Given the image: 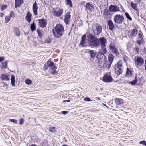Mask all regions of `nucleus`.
<instances>
[{"label":"nucleus","mask_w":146,"mask_h":146,"mask_svg":"<svg viewBox=\"0 0 146 146\" xmlns=\"http://www.w3.org/2000/svg\"><path fill=\"white\" fill-rule=\"evenodd\" d=\"M112 63H111V62H110L106 63V68L108 69H109L110 68Z\"/></svg>","instance_id":"35"},{"label":"nucleus","mask_w":146,"mask_h":146,"mask_svg":"<svg viewBox=\"0 0 146 146\" xmlns=\"http://www.w3.org/2000/svg\"><path fill=\"white\" fill-rule=\"evenodd\" d=\"M25 82L27 84L29 85L31 84L32 83L31 80L29 79L26 80Z\"/></svg>","instance_id":"41"},{"label":"nucleus","mask_w":146,"mask_h":146,"mask_svg":"<svg viewBox=\"0 0 146 146\" xmlns=\"http://www.w3.org/2000/svg\"><path fill=\"white\" fill-rule=\"evenodd\" d=\"M109 10L112 12H116L119 11V8L117 6L111 5L109 7Z\"/></svg>","instance_id":"12"},{"label":"nucleus","mask_w":146,"mask_h":146,"mask_svg":"<svg viewBox=\"0 0 146 146\" xmlns=\"http://www.w3.org/2000/svg\"><path fill=\"white\" fill-rule=\"evenodd\" d=\"M86 7L87 9H88L89 11H92V9L94 8L93 6L91 4L87 3L86 5Z\"/></svg>","instance_id":"25"},{"label":"nucleus","mask_w":146,"mask_h":146,"mask_svg":"<svg viewBox=\"0 0 146 146\" xmlns=\"http://www.w3.org/2000/svg\"><path fill=\"white\" fill-rule=\"evenodd\" d=\"M9 121L10 122H13L14 123H17V120L15 119H9Z\"/></svg>","instance_id":"46"},{"label":"nucleus","mask_w":146,"mask_h":146,"mask_svg":"<svg viewBox=\"0 0 146 146\" xmlns=\"http://www.w3.org/2000/svg\"><path fill=\"white\" fill-rule=\"evenodd\" d=\"M123 100L120 98H116L115 100V102L116 104L119 105L122 104L123 103Z\"/></svg>","instance_id":"24"},{"label":"nucleus","mask_w":146,"mask_h":146,"mask_svg":"<svg viewBox=\"0 0 146 146\" xmlns=\"http://www.w3.org/2000/svg\"><path fill=\"white\" fill-rule=\"evenodd\" d=\"M49 131L53 133L55 131V128L54 127H50L49 128Z\"/></svg>","instance_id":"39"},{"label":"nucleus","mask_w":146,"mask_h":146,"mask_svg":"<svg viewBox=\"0 0 146 146\" xmlns=\"http://www.w3.org/2000/svg\"><path fill=\"white\" fill-rule=\"evenodd\" d=\"M145 69L146 70V60H145Z\"/></svg>","instance_id":"61"},{"label":"nucleus","mask_w":146,"mask_h":146,"mask_svg":"<svg viewBox=\"0 0 146 146\" xmlns=\"http://www.w3.org/2000/svg\"><path fill=\"white\" fill-rule=\"evenodd\" d=\"M9 76L7 74H1L0 75V79L2 81H8L9 80Z\"/></svg>","instance_id":"14"},{"label":"nucleus","mask_w":146,"mask_h":146,"mask_svg":"<svg viewBox=\"0 0 146 146\" xmlns=\"http://www.w3.org/2000/svg\"><path fill=\"white\" fill-rule=\"evenodd\" d=\"M144 62V60L141 57H138L136 59L135 63L137 66H141Z\"/></svg>","instance_id":"10"},{"label":"nucleus","mask_w":146,"mask_h":146,"mask_svg":"<svg viewBox=\"0 0 146 146\" xmlns=\"http://www.w3.org/2000/svg\"><path fill=\"white\" fill-rule=\"evenodd\" d=\"M26 20L28 21L29 23H30L31 20L32 19V14L29 12L28 11L26 14L25 17Z\"/></svg>","instance_id":"18"},{"label":"nucleus","mask_w":146,"mask_h":146,"mask_svg":"<svg viewBox=\"0 0 146 146\" xmlns=\"http://www.w3.org/2000/svg\"><path fill=\"white\" fill-rule=\"evenodd\" d=\"M66 101L67 102H69L70 101V100H66Z\"/></svg>","instance_id":"59"},{"label":"nucleus","mask_w":146,"mask_h":146,"mask_svg":"<svg viewBox=\"0 0 146 146\" xmlns=\"http://www.w3.org/2000/svg\"><path fill=\"white\" fill-rule=\"evenodd\" d=\"M39 24L42 28L44 27L46 25V23L45 22V20L44 19H42L39 20Z\"/></svg>","instance_id":"20"},{"label":"nucleus","mask_w":146,"mask_h":146,"mask_svg":"<svg viewBox=\"0 0 146 146\" xmlns=\"http://www.w3.org/2000/svg\"><path fill=\"white\" fill-rule=\"evenodd\" d=\"M102 30V27L100 25L96 24L94 28L93 29V34L94 35H98L101 33Z\"/></svg>","instance_id":"6"},{"label":"nucleus","mask_w":146,"mask_h":146,"mask_svg":"<svg viewBox=\"0 0 146 146\" xmlns=\"http://www.w3.org/2000/svg\"><path fill=\"white\" fill-rule=\"evenodd\" d=\"M7 8V6L5 5H3L1 7V9L2 10H3Z\"/></svg>","instance_id":"48"},{"label":"nucleus","mask_w":146,"mask_h":146,"mask_svg":"<svg viewBox=\"0 0 146 146\" xmlns=\"http://www.w3.org/2000/svg\"><path fill=\"white\" fill-rule=\"evenodd\" d=\"M37 32L38 35L40 37H41L42 36V35L40 31L39 30L37 29Z\"/></svg>","instance_id":"45"},{"label":"nucleus","mask_w":146,"mask_h":146,"mask_svg":"<svg viewBox=\"0 0 146 146\" xmlns=\"http://www.w3.org/2000/svg\"><path fill=\"white\" fill-rule=\"evenodd\" d=\"M86 40L88 44L93 47H97L100 45V42L97 38L91 34L87 35Z\"/></svg>","instance_id":"2"},{"label":"nucleus","mask_w":146,"mask_h":146,"mask_svg":"<svg viewBox=\"0 0 146 146\" xmlns=\"http://www.w3.org/2000/svg\"><path fill=\"white\" fill-rule=\"evenodd\" d=\"M138 80L137 78V76H136L135 77V80L131 82H129V84H131L132 85H135L136 83L137 82Z\"/></svg>","instance_id":"33"},{"label":"nucleus","mask_w":146,"mask_h":146,"mask_svg":"<svg viewBox=\"0 0 146 146\" xmlns=\"http://www.w3.org/2000/svg\"><path fill=\"white\" fill-rule=\"evenodd\" d=\"M15 77L13 75H12L11 76V82L13 86H15Z\"/></svg>","instance_id":"32"},{"label":"nucleus","mask_w":146,"mask_h":146,"mask_svg":"<svg viewBox=\"0 0 146 146\" xmlns=\"http://www.w3.org/2000/svg\"><path fill=\"white\" fill-rule=\"evenodd\" d=\"M2 84H3V87H6V89H7V84H5L4 82H2Z\"/></svg>","instance_id":"55"},{"label":"nucleus","mask_w":146,"mask_h":146,"mask_svg":"<svg viewBox=\"0 0 146 146\" xmlns=\"http://www.w3.org/2000/svg\"><path fill=\"white\" fill-rule=\"evenodd\" d=\"M139 143L140 144H143V145H145L146 144V142L145 141H141Z\"/></svg>","instance_id":"50"},{"label":"nucleus","mask_w":146,"mask_h":146,"mask_svg":"<svg viewBox=\"0 0 146 146\" xmlns=\"http://www.w3.org/2000/svg\"><path fill=\"white\" fill-rule=\"evenodd\" d=\"M30 146H37L35 144H32V145H31Z\"/></svg>","instance_id":"58"},{"label":"nucleus","mask_w":146,"mask_h":146,"mask_svg":"<svg viewBox=\"0 0 146 146\" xmlns=\"http://www.w3.org/2000/svg\"><path fill=\"white\" fill-rule=\"evenodd\" d=\"M112 80V78L110 74H108L105 75L103 78V80L106 82H110Z\"/></svg>","instance_id":"9"},{"label":"nucleus","mask_w":146,"mask_h":146,"mask_svg":"<svg viewBox=\"0 0 146 146\" xmlns=\"http://www.w3.org/2000/svg\"><path fill=\"white\" fill-rule=\"evenodd\" d=\"M124 20V17L121 15L117 14L114 16V21L117 24H121Z\"/></svg>","instance_id":"5"},{"label":"nucleus","mask_w":146,"mask_h":146,"mask_svg":"<svg viewBox=\"0 0 146 146\" xmlns=\"http://www.w3.org/2000/svg\"><path fill=\"white\" fill-rule=\"evenodd\" d=\"M50 69L51 73L52 74H53L55 73V70L57 69L56 67L55 66V64L52 62H51L50 64Z\"/></svg>","instance_id":"13"},{"label":"nucleus","mask_w":146,"mask_h":146,"mask_svg":"<svg viewBox=\"0 0 146 146\" xmlns=\"http://www.w3.org/2000/svg\"><path fill=\"white\" fill-rule=\"evenodd\" d=\"M64 33V27L61 24H58L52 29V33L54 37L56 38L61 37Z\"/></svg>","instance_id":"1"},{"label":"nucleus","mask_w":146,"mask_h":146,"mask_svg":"<svg viewBox=\"0 0 146 146\" xmlns=\"http://www.w3.org/2000/svg\"><path fill=\"white\" fill-rule=\"evenodd\" d=\"M5 19L6 21V23H7L10 20V17L9 16L6 17Z\"/></svg>","instance_id":"44"},{"label":"nucleus","mask_w":146,"mask_h":146,"mask_svg":"<svg viewBox=\"0 0 146 146\" xmlns=\"http://www.w3.org/2000/svg\"><path fill=\"white\" fill-rule=\"evenodd\" d=\"M86 35H83L82 37L81 40L80 42V45L82 47L87 46H88L87 41V42H86Z\"/></svg>","instance_id":"11"},{"label":"nucleus","mask_w":146,"mask_h":146,"mask_svg":"<svg viewBox=\"0 0 146 146\" xmlns=\"http://www.w3.org/2000/svg\"><path fill=\"white\" fill-rule=\"evenodd\" d=\"M131 7L135 10L137 9V6L135 4H134L133 2H132L131 3Z\"/></svg>","instance_id":"38"},{"label":"nucleus","mask_w":146,"mask_h":146,"mask_svg":"<svg viewBox=\"0 0 146 146\" xmlns=\"http://www.w3.org/2000/svg\"><path fill=\"white\" fill-rule=\"evenodd\" d=\"M95 64L96 65L98 66H100L102 64L101 60L98 59L95 61Z\"/></svg>","instance_id":"30"},{"label":"nucleus","mask_w":146,"mask_h":146,"mask_svg":"<svg viewBox=\"0 0 146 146\" xmlns=\"http://www.w3.org/2000/svg\"><path fill=\"white\" fill-rule=\"evenodd\" d=\"M23 119H21L20 120L19 123L20 125H22L23 124Z\"/></svg>","instance_id":"53"},{"label":"nucleus","mask_w":146,"mask_h":146,"mask_svg":"<svg viewBox=\"0 0 146 146\" xmlns=\"http://www.w3.org/2000/svg\"><path fill=\"white\" fill-rule=\"evenodd\" d=\"M23 2V0H15V7L16 8L20 6Z\"/></svg>","instance_id":"22"},{"label":"nucleus","mask_w":146,"mask_h":146,"mask_svg":"<svg viewBox=\"0 0 146 146\" xmlns=\"http://www.w3.org/2000/svg\"><path fill=\"white\" fill-rule=\"evenodd\" d=\"M138 31V30L136 29H133L130 33V36L132 37H135L137 34Z\"/></svg>","instance_id":"19"},{"label":"nucleus","mask_w":146,"mask_h":146,"mask_svg":"<svg viewBox=\"0 0 146 146\" xmlns=\"http://www.w3.org/2000/svg\"><path fill=\"white\" fill-rule=\"evenodd\" d=\"M51 62H50L48 60L45 63L43 68L44 70H47L49 66H50V67Z\"/></svg>","instance_id":"27"},{"label":"nucleus","mask_w":146,"mask_h":146,"mask_svg":"<svg viewBox=\"0 0 146 146\" xmlns=\"http://www.w3.org/2000/svg\"><path fill=\"white\" fill-rule=\"evenodd\" d=\"M38 6L36 2L35 1L33 4L32 10L33 13L35 15H37V13Z\"/></svg>","instance_id":"15"},{"label":"nucleus","mask_w":146,"mask_h":146,"mask_svg":"<svg viewBox=\"0 0 146 146\" xmlns=\"http://www.w3.org/2000/svg\"><path fill=\"white\" fill-rule=\"evenodd\" d=\"M104 105L105 106V107H107V108H108V107L107 106L106 104H104Z\"/></svg>","instance_id":"60"},{"label":"nucleus","mask_w":146,"mask_h":146,"mask_svg":"<svg viewBox=\"0 0 146 146\" xmlns=\"http://www.w3.org/2000/svg\"><path fill=\"white\" fill-rule=\"evenodd\" d=\"M102 49L101 51L100 52L104 55V54H106L107 52V49L105 47H101Z\"/></svg>","instance_id":"31"},{"label":"nucleus","mask_w":146,"mask_h":146,"mask_svg":"<svg viewBox=\"0 0 146 146\" xmlns=\"http://www.w3.org/2000/svg\"><path fill=\"white\" fill-rule=\"evenodd\" d=\"M14 33L16 35V36L19 37L20 35V32L19 29L17 28H15L14 30Z\"/></svg>","instance_id":"28"},{"label":"nucleus","mask_w":146,"mask_h":146,"mask_svg":"<svg viewBox=\"0 0 146 146\" xmlns=\"http://www.w3.org/2000/svg\"><path fill=\"white\" fill-rule=\"evenodd\" d=\"M139 50L140 49L139 48H138L137 47L136 48H135V52H137V54L139 52Z\"/></svg>","instance_id":"51"},{"label":"nucleus","mask_w":146,"mask_h":146,"mask_svg":"<svg viewBox=\"0 0 146 146\" xmlns=\"http://www.w3.org/2000/svg\"><path fill=\"white\" fill-rule=\"evenodd\" d=\"M51 41V39L50 38H48L44 42L46 43L47 44L49 43Z\"/></svg>","instance_id":"47"},{"label":"nucleus","mask_w":146,"mask_h":146,"mask_svg":"<svg viewBox=\"0 0 146 146\" xmlns=\"http://www.w3.org/2000/svg\"><path fill=\"white\" fill-rule=\"evenodd\" d=\"M115 72L116 74L119 75L122 73L123 70L121 60H120L118 61L115 66Z\"/></svg>","instance_id":"3"},{"label":"nucleus","mask_w":146,"mask_h":146,"mask_svg":"<svg viewBox=\"0 0 146 146\" xmlns=\"http://www.w3.org/2000/svg\"><path fill=\"white\" fill-rule=\"evenodd\" d=\"M5 58L4 57H0V62L3 61L4 60Z\"/></svg>","instance_id":"54"},{"label":"nucleus","mask_w":146,"mask_h":146,"mask_svg":"<svg viewBox=\"0 0 146 146\" xmlns=\"http://www.w3.org/2000/svg\"><path fill=\"white\" fill-rule=\"evenodd\" d=\"M7 63L6 61H5L1 64V67L2 68H5L7 67Z\"/></svg>","instance_id":"37"},{"label":"nucleus","mask_w":146,"mask_h":146,"mask_svg":"<svg viewBox=\"0 0 146 146\" xmlns=\"http://www.w3.org/2000/svg\"><path fill=\"white\" fill-rule=\"evenodd\" d=\"M66 1L67 4L69 5L71 7H72V5L71 0H66Z\"/></svg>","instance_id":"40"},{"label":"nucleus","mask_w":146,"mask_h":146,"mask_svg":"<svg viewBox=\"0 0 146 146\" xmlns=\"http://www.w3.org/2000/svg\"><path fill=\"white\" fill-rule=\"evenodd\" d=\"M88 52L90 54V56L91 58H94L95 57V56L96 54V52H94L92 50H88Z\"/></svg>","instance_id":"23"},{"label":"nucleus","mask_w":146,"mask_h":146,"mask_svg":"<svg viewBox=\"0 0 146 146\" xmlns=\"http://www.w3.org/2000/svg\"><path fill=\"white\" fill-rule=\"evenodd\" d=\"M105 56L102 53L99 52L98 53L97 56H96V58L98 59H100V60H101L102 59V58L103 57V56Z\"/></svg>","instance_id":"29"},{"label":"nucleus","mask_w":146,"mask_h":146,"mask_svg":"<svg viewBox=\"0 0 146 146\" xmlns=\"http://www.w3.org/2000/svg\"><path fill=\"white\" fill-rule=\"evenodd\" d=\"M84 100L85 101H90L91 100L89 98L86 97L84 98Z\"/></svg>","instance_id":"49"},{"label":"nucleus","mask_w":146,"mask_h":146,"mask_svg":"<svg viewBox=\"0 0 146 146\" xmlns=\"http://www.w3.org/2000/svg\"><path fill=\"white\" fill-rule=\"evenodd\" d=\"M104 16H107L109 14V12L108 10L106 9H105L104 10L103 13Z\"/></svg>","instance_id":"34"},{"label":"nucleus","mask_w":146,"mask_h":146,"mask_svg":"<svg viewBox=\"0 0 146 146\" xmlns=\"http://www.w3.org/2000/svg\"><path fill=\"white\" fill-rule=\"evenodd\" d=\"M126 76H131L132 73L129 69L127 68L126 73Z\"/></svg>","instance_id":"36"},{"label":"nucleus","mask_w":146,"mask_h":146,"mask_svg":"<svg viewBox=\"0 0 146 146\" xmlns=\"http://www.w3.org/2000/svg\"><path fill=\"white\" fill-rule=\"evenodd\" d=\"M31 28L32 31L35 30V26L33 23L31 25Z\"/></svg>","instance_id":"42"},{"label":"nucleus","mask_w":146,"mask_h":146,"mask_svg":"<svg viewBox=\"0 0 146 146\" xmlns=\"http://www.w3.org/2000/svg\"><path fill=\"white\" fill-rule=\"evenodd\" d=\"M99 42L100 41L101 44V47H105V44L106 42V40L104 37H101L98 39Z\"/></svg>","instance_id":"17"},{"label":"nucleus","mask_w":146,"mask_h":146,"mask_svg":"<svg viewBox=\"0 0 146 146\" xmlns=\"http://www.w3.org/2000/svg\"><path fill=\"white\" fill-rule=\"evenodd\" d=\"M125 15L128 19H129L130 20H132V18L127 13H125Z\"/></svg>","instance_id":"43"},{"label":"nucleus","mask_w":146,"mask_h":146,"mask_svg":"<svg viewBox=\"0 0 146 146\" xmlns=\"http://www.w3.org/2000/svg\"><path fill=\"white\" fill-rule=\"evenodd\" d=\"M68 112L67 111H63L61 113L63 114H66L68 113Z\"/></svg>","instance_id":"56"},{"label":"nucleus","mask_w":146,"mask_h":146,"mask_svg":"<svg viewBox=\"0 0 146 146\" xmlns=\"http://www.w3.org/2000/svg\"><path fill=\"white\" fill-rule=\"evenodd\" d=\"M109 48L112 52L115 54L116 56L119 54V52L118 51V49L114 43H111L110 44L109 46Z\"/></svg>","instance_id":"7"},{"label":"nucleus","mask_w":146,"mask_h":146,"mask_svg":"<svg viewBox=\"0 0 146 146\" xmlns=\"http://www.w3.org/2000/svg\"><path fill=\"white\" fill-rule=\"evenodd\" d=\"M108 24L109 28L110 30H112L114 29V25L111 20H109L108 21Z\"/></svg>","instance_id":"21"},{"label":"nucleus","mask_w":146,"mask_h":146,"mask_svg":"<svg viewBox=\"0 0 146 146\" xmlns=\"http://www.w3.org/2000/svg\"><path fill=\"white\" fill-rule=\"evenodd\" d=\"M3 13H0V16L1 17H2L3 16Z\"/></svg>","instance_id":"57"},{"label":"nucleus","mask_w":146,"mask_h":146,"mask_svg":"<svg viewBox=\"0 0 146 146\" xmlns=\"http://www.w3.org/2000/svg\"><path fill=\"white\" fill-rule=\"evenodd\" d=\"M70 17V13L69 12H68L66 13L64 15V21L65 23L67 24L68 23Z\"/></svg>","instance_id":"16"},{"label":"nucleus","mask_w":146,"mask_h":146,"mask_svg":"<svg viewBox=\"0 0 146 146\" xmlns=\"http://www.w3.org/2000/svg\"><path fill=\"white\" fill-rule=\"evenodd\" d=\"M52 12L54 16L56 17H60L63 13V9L57 7L56 8H52Z\"/></svg>","instance_id":"4"},{"label":"nucleus","mask_w":146,"mask_h":146,"mask_svg":"<svg viewBox=\"0 0 146 146\" xmlns=\"http://www.w3.org/2000/svg\"><path fill=\"white\" fill-rule=\"evenodd\" d=\"M144 41V36L141 32L139 33L137 42L139 45H141Z\"/></svg>","instance_id":"8"},{"label":"nucleus","mask_w":146,"mask_h":146,"mask_svg":"<svg viewBox=\"0 0 146 146\" xmlns=\"http://www.w3.org/2000/svg\"><path fill=\"white\" fill-rule=\"evenodd\" d=\"M115 58V56L111 54H109L108 56V59L109 62L112 63Z\"/></svg>","instance_id":"26"},{"label":"nucleus","mask_w":146,"mask_h":146,"mask_svg":"<svg viewBox=\"0 0 146 146\" xmlns=\"http://www.w3.org/2000/svg\"><path fill=\"white\" fill-rule=\"evenodd\" d=\"M62 146H67V145H64Z\"/></svg>","instance_id":"62"},{"label":"nucleus","mask_w":146,"mask_h":146,"mask_svg":"<svg viewBox=\"0 0 146 146\" xmlns=\"http://www.w3.org/2000/svg\"><path fill=\"white\" fill-rule=\"evenodd\" d=\"M14 13L13 11H11L10 13V16L12 17H14Z\"/></svg>","instance_id":"52"}]
</instances>
